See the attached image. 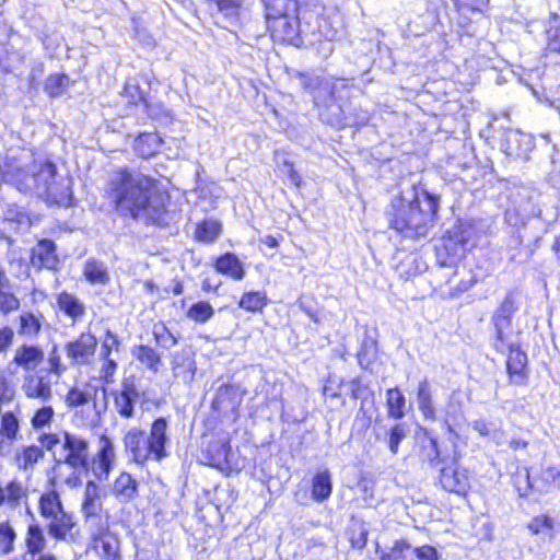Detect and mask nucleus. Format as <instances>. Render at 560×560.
Instances as JSON below:
<instances>
[{
  "label": "nucleus",
  "mask_w": 560,
  "mask_h": 560,
  "mask_svg": "<svg viewBox=\"0 0 560 560\" xmlns=\"http://www.w3.org/2000/svg\"><path fill=\"white\" fill-rule=\"evenodd\" d=\"M105 196L124 218L144 219L148 224L158 226L167 224L172 196L170 188L156 177L118 166L107 180Z\"/></svg>",
  "instance_id": "obj_1"
},
{
  "label": "nucleus",
  "mask_w": 560,
  "mask_h": 560,
  "mask_svg": "<svg viewBox=\"0 0 560 560\" xmlns=\"http://www.w3.org/2000/svg\"><path fill=\"white\" fill-rule=\"evenodd\" d=\"M412 190L410 199L401 194L392 198L385 217L388 228L401 238L419 241L439 219L440 196L415 186Z\"/></svg>",
  "instance_id": "obj_2"
},
{
  "label": "nucleus",
  "mask_w": 560,
  "mask_h": 560,
  "mask_svg": "<svg viewBox=\"0 0 560 560\" xmlns=\"http://www.w3.org/2000/svg\"><path fill=\"white\" fill-rule=\"evenodd\" d=\"M49 488L37 500L39 516L46 521L47 534L55 541L75 542L81 537L79 518L74 512L66 509L61 494L56 489L55 477L48 479Z\"/></svg>",
  "instance_id": "obj_3"
},
{
  "label": "nucleus",
  "mask_w": 560,
  "mask_h": 560,
  "mask_svg": "<svg viewBox=\"0 0 560 560\" xmlns=\"http://www.w3.org/2000/svg\"><path fill=\"white\" fill-rule=\"evenodd\" d=\"M312 0H261L266 30L272 42L296 45L301 42V14Z\"/></svg>",
  "instance_id": "obj_4"
},
{
  "label": "nucleus",
  "mask_w": 560,
  "mask_h": 560,
  "mask_svg": "<svg viewBox=\"0 0 560 560\" xmlns=\"http://www.w3.org/2000/svg\"><path fill=\"white\" fill-rule=\"evenodd\" d=\"M167 431L168 421L164 417H158L151 422L148 434L140 428H131L122 438L125 451L139 466L149 462H162L168 456Z\"/></svg>",
  "instance_id": "obj_5"
},
{
  "label": "nucleus",
  "mask_w": 560,
  "mask_h": 560,
  "mask_svg": "<svg viewBox=\"0 0 560 560\" xmlns=\"http://www.w3.org/2000/svg\"><path fill=\"white\" fill-rule=\"evenodd\" d=\"M201 463L217 469L225 477L237 472L230 460L232 434L220 427L203 425Z\"/></svg>",
  "instance_id": "obj_6"
},
{
  "label": "nucleus",
  "mask_w": 560,
  "mask_h": 560,
  "mask_svg": "<svg viewBox=\"0 0 560 560\" xmlns=\"http://www.w3.org/2000/svg\"><path fill=\"white\" fill-rule=\"evenodd\" d=\"M241 398L242 393L237 384H221L210 402V413L203 420V425L222 428L224 419L236 422L240 418Z\"/></svg>",
  "instance_id": "obj_7"
},
{
  "label": "nucleus",
  "mask_w": 560,
  "mask_h": 560,
  "mask_svg": "<svg viewBox=\"0 0 560 560\" xmlns=\"http://www.w3.org/2000/svg\"><path fill=\"white\" fill-rule=\"evenodd\" d=\"M56 176V164L50 160H44L39 162L35 172H28L20 166H12L11 184L21 191L40 188L47 190Z\"/></svg>",
  "instance_id": "obj_8"
},
{
  "label": "nucleus",
  "mask_w": 560,
  "mask_h": 560,
  "mask_svg": "<svg viewBox=\"0 0 560 560\" xmlns=\"http://www.w3.org/2000/svg\"><path fill=\"white\" fill-rule=\"evenodd\" d=\"M504 369L508 384L514 387H526L529 384L530 368L526 351L521 343L506 340Z\"/></svg>",
  "instance_id": "obj_9"
},
{
  "label": "nucleus",
  "mask_w": 560,
  "mask_h": 560,
  "mask_svg": "<svg viewBox=\"0 0 560 560\" xmlns=\"http://www.w3.org/2000/svg\"><path fill=\"white\" fill-rule=\"evenodd\" d=\"M109 396L113 408L120 419H133L136 406L141 396L137 376L135 374L122 376L119 386L114 388Z\"/></svg>",
  "instance_id": "obj_10"
},
{
  "label": "nucleus",
  "mask_w": 560,
  "mask_h": 560,
  "mask_svg": "<svg viewBox=\"0 0 560 560\" xmlns=\"http://www.w3.org/2000/svg\"><path fill=\"white\" fill-rule=\"evenodd\" d=\"M517 308L518 306L514 294L509 292L491 316V324L493 327L492 348L497 353H502L505 350L508 340L505 329L511 327Z\"/></svg>",
  "instance_id": "obj_11"
},
{
  "label": "nucleus",
  "mask_w": 560,
  "mask_h": 560,
  "mask_svg": "<svg viewBox=\"0 0 560 560\" xmlns=\"http://www.w3.org/2000/svg\"><path fill=\"white\" fill-rule=\"evenodd\" d=\"M459 458V454H454L452 465L440 469L438 485L448 493L465 498L471 489V482L468 469L458 466Z\"/></svg>",
  "instance_id": "obj_12"
},
{
  "label": "nucleus",
  "mask_w": 560,
  "mask_h": 560,
  "mask_svg": "<svg viewBox=\"0 0 560 560\" xmlns=\"http://www.w3.org/2000/svg\"><path fill=\"white\" fill-rule=\"evenodd\" d=\"M121 348V340L119 336L106 329L101 340L100 361L101 368L98 371V380L104 385H110L115 382V376L118 371V362L113 357L118 353Z\"/></svg>",
  "instance_id": "obj_13"
},
{
  "label": "nucleus",
  "mask_w": 560,
  "mask_h": 560,
  "mask_svg": "<svg viewBox=\"0 0 560 560\" xmlns=\"http://www.w3.org/2000/svg\"><path fill=\"white\" fill-rule=\"evenodd\" d=\"M98 448L92 457H88L86 467L83 468L100 481L107 480L116 460L115 446L112 439L105 433L98 438Z\"/></svg>",
  "instance_id": "obj_14"
},
{
  "label": "nucleus",
  "mask_w": 560,
  "mask_h": 560,
  "mask_svg": "<svg viewBox=\"0 0 560 560\" xmlns=\"http://www.w3.org/2000/svg\"><path fill=\"white\" fill-rule=\"evenodd\" d=\"M86 552L94 558L122 555L119 535L108 524L97 526L89 536Z\"/></svg>",
  "instance_id": "obj_15"
},
{
  "label": "nucleus",
  "mask_w": 560,
  "mask_h": 560,
  "mask_svg": "<svg viewBox=\"0 0 560 560\" xmlns=\"http://www.w3.org/2000/svg\"><path fill=\"white\" fill-rule=\"evenodd\" d=\"M97 346V337L85 330L65 345V352L72 365H88L93 362Z\"/></svg>",
  "instance_id": "obj_16"
},
{
  "label": "nucleus",
  "mask_w": 560,
  "mask_h": 560,
  "mask_svg": "<svg viewBox=\"0 0 560 560\" xmlns=\"http://www.w3.org/2000/svg\"><path fill=\"white\" fill-rule=\"evenodd\" d=\"M62 450L65 452V463L72 468L82 469L86 467L90 455L89 441L78 434L62 432Z\"/></svg>",
  "instance_id": "obj_17"
},
{
  "label": "nucleus",
  "mask_w": 560,
  "mask_h": 560,
  "mask_svg": "<svg viewBox=\"0 0 560 560\" xmlns=\"http://www.w3.org/2000/svg\"><path fill=\"white\" fill-rule=\"evenodd\" d=\"M121 96L127 101L128 106H141L152 119L160 117L163 112L162 105L151 103L150 95L142 90L136 78H128L126 80L121 90Z\"/></svg>",
  "instance_id": "obj_18"
},
{
  "label": "nucleus",
  "mask_w": 560,
  "mask_h": 560,
  "mask_svg": "<svg viewBox=\"0 0 560 560\" xmlns=\"http://www.w3.org/2000/svg\"><path fill=\"white\" fill-rule=\"evenodd\" d=\"M45 361V351L40 345L22 342L13 352L10 364L16 371L28 374L40 366Z\"/></svg>",
  "instance_id": "obj_19"
},
{
  "label": "nucleus",
  "mask_w": 560,
  "mask_h": 560,
  "mask_svg": "<svg viewBox=\"0 0 560 560\" xmlns=\"http://www.w3.org/2000/svg\"><path fill=\"white\" fill-rule=\"evenodd\" d=\"M31 264L38 270H57L60 264L57 245L50 238H40L30 253Z\"/></svg>",
  "instance_id": "obj_20"
},
{
  "label": "nucleus",
  "mask_w": 560,
  "mask_h": 560,
  "mask_svg": "<svg viewBox=\"0 0 560 560\" xmlns=\"http://www.w3.org/2000/svg\"><path fill=\"white\" fill-rule=\"evenodd\" d=\"M21 390L31 400L47 402L52 398V384L47 374L32 372L25 374Z\"/></svg>",
  "instance_id": "obj_21"
},
{
  "label": "nucleus",
  "mask_w": 560,
  "mask_h": 560,
  "mask_svg": "<svg viewBox=\"0 0 560 560\" xmlns=\"http://www.w3.org/2000/svg\"><path fill=\"white\" fill-rule=\"evenodd\" d=\"M417 455L421 463L430 467H436L444 462L439 440L429 429H421L419 433Z\"/></svg>",
  "instance_id": "obj_22"
},
{
  "label": "nucleus",
  "mask_w": 560,
  "mask_h": 560,
  "mask_svg": "<svg viewBox=\"0 0 560 560\" xmlns=\"http://www.w3.org/2000/svg\"><path fill=\"white\" fill-rule=\"evenodd\" d=\"M467 242L468 238L460 228L447 230L441 236L440 244L435 247L436 256L444 260L453 259L465 248Z\"/></svg>",
  "instance_id": "obj_23"
},
{
  "label": "nucleus",
  "mask_w": 560,
  "mask_h": 560,
  "mask_svg": "<svg viewBox=\"0 0 560 560\" xmlns=\"http://www.w3.org/2000/svg\"><path fill=\"white\" fill-rule=\"evenodd\" d=\"M212 267L221 276L233 281H242L246 277V269L238 256L232 252L219 255L212 262Z\"/></svg>",
  "instance_id": "obj_24"
},
{
  "label": "nucleus",
  "mask_w": 560,
  "mask_h": 560,
  "mask_svg": "<svg viewBox=\"0 0 560 560\" xmlns=\"http://www.w3.org/2000/svg\"><path fill=\"white\" fill-rule=\"evenodd\" d=\"M23 545L25 555L32 558L40 555L47 547L45 527L36 521L28 523L24 532Z\"/></svg>",
  "instance_id": "obj_25"
},
{
  "label": "nucleus",
  "mask_w": 560,
  "mask_h": 560,
  "mask_svg": "<svg viewBox=\"0 0 560 560\" xmlns=\"http://www.w3.org/2000/svg\"><path fill=\"white\" fill-rule=\"evenodd\" d=\"M112 494L119 502H132L139 494V481L130 472L120 471L112 485Z\"/></svg>",
  "instance_id": "obj_26"
},
{
  "label": "nucleus",
  "mask_w": 560,
  "mask_h": 560,
  "mask_svg": "<svg viewBox=\"0 0 560 560\" xmlns=\"http://www.w3.org/2000/svg\"><path fill=\"white\" fill-rule=\"evenodd\" d=\"M269 303L270 300L265 290H249L241 294L237 306L245 313L258 315L264 313Z\"/></svg>",
  "instance_id": "obj_27"
},
{
  "label": "nucleus",
  "mask_w": 560,
  "mask_h": 560,
  "mask_svg": "<svg viewBox=\"0 0 560 560\" xmlns=\"http://www.w3.org/2000/svg\"><path fill=\"white\" fill-rule=\"evenodd\" d=\"M96 398V388L85 383L72 385L66 393L63 401L67 408L75 409L83 407Z\"/></svg>",
  "instance_id": "obj_28"
},
{
  "label": "nucleus",
  "mask_w": 560,
  "mask_h": 560,
  "mask_svg": "<svg viewBox=\"0 0 560 560\" xmlns=\"http://www.w3.org/2000/svg\"><path fill=\"white\" fill-rule=\"evenodd\" d=\"M162 139L155 132H140L133 141V151L138 158L149 160L158 154Z\"/></svg>",
  "instance_id": "obj_29"
},
{
  "label": "nucleus",
  "mask_w": 560,
  "mask_h": 560,
  "mask_svg": "<svg viewBox=\"0 0 560 560\" xmlns=\"http://www.w3.org/2000/svg\"><path fill=\"white\" fill-rule=\"evenodd\" d=\"M246 0H206V4L215 14L222 15L225 20L237 21L245 10Z\"/></svg>",
  "instance_id": "obj_30"
},
{
  "label": "nucleus",
  "mask_w": 560,
  "mask_h": 560,
  "mask_svg": "<svg viewBox=\"0 0 560 560\" xmlns=\"http://www.w3.org/2000/svg\"><path fill=\"white\" fill-rule=\"evenodd\" d=\"M73 81L65 72L49 73L43 83V90L49 98H58L72 85Z\"/></svg>",
  "instance_id": "obj_31"
},
{
  "label": "nucleus",
  "mask_w": 560,
  "mask_h": 560,
  "mask_svg": "<svg viewBox=\"0 0 560 560\" xmlns=\"http://www.w3.org/2000/svg\"><path fill=\"white\" fill-rule=\"evenodd\" d=\"M386 415L388 419L399 421L406 416V397L398 387L386 389Z\"/></svg>",
  "instance_id": "obj_32"
},
{
  "label": "nucleus",
  "mask_w": 560,
  "mask_h": 560,
  "mask_svg": "<svg viewBox=\"0 0 560 560\" xmlns=\"http://www.w3.org/2000/svg\"><path fill=\"white\" fill-rule=\"evenodd\" d=\"M56 301L58 308L73 322L80 319L85 314V306L72 293L61 291L57 295Z\"/></svg>",
  "instance_id": "obj_33"
},
{
  "label": "nucleus",
  "mask_w": 560,
  "mask_h": 560,
  "mask_svg": "<svg viewBox=\"0 0 560 560\" xmlns=\"http://www.w3.org/2000/svg\"><path fill=\"white\" fill-rule=\"evenodd\" d=\"M418 408L425 421L436 420V409L433 404L430 384L427 380L419 382L417 387Z\"/></svg>",
  "instance_id": "obj_34"
},
{
  "label": "nucleus",
  "mask_w": 560,
  "mask_h": 560,
  "mask_svg": "<svg viewBox=\"0 0 560 560\" xmlns=\"http://www.w3.org/2000/svg\"><path fill=\"white\" fill-rule=\"evenodd\" d=\"M332 492L331 475L328 469L317 471L311 482L312 498L316 502L326 501Z\"/></svg>",
  "instance_id": "obj_35"
},
{
  "label": "nucleus",
  "mask_w": 560,
  "mask_h": 560,
  "mask_svg": "<svg viewBox=\"0 0 560 560\" xmlns=\"http://www.w3.org/2000/svg\"><path fill=\"white\" fill-rule=\"evenodd\" d=\"M131 353L133 358L143 364L149 371L158 373L162 365L161 354L149 345H137L132 348Z\"/></svg>",
  "instance_id": "obj_36"
},
{
  "label": "nucleus",
  "mask_w": 560,
  "mask_h": 560,
  "mask_svg": "<svg viewBox=\"0 0 560 560\" xmlns=\"http://www.w3.org/2000/svg\"><path fill=\"white\" fill-rule=\"evenodd\" d=\"M222 233V224L215 219H202L197 222L194 233L196 242L212 244Z\"/></svg>",
  "instance_id": "obj_37"
},
{
  "label": "nucleus",
  "mask_w": 560,
  "mask_h": 560,
  "mask_svg": "<svg viewBox=\"0 0 560 560\" xmlns=\"http://www.w3.org/2000/svg\"><path fill=\"white\" fill-rule=\"evenodd\" d=\"M45 452L40 446L31 444L23 446L20 452H18L14 456V462L19 469L27 470L33 469V467L44 458Z\"/></svg>",
  "instance_id": "obj_38"
},
{
  "label": "nucleus",
  "mask_w": 560,
  "mask_h": 560,
  "mask_svg": "<svg viewBox=\"0 0 560 560\" xmlns=\"http://www.w3.org/2000/svg\"><path fill=\"white\" fill-rule=\"evenodd\" d=\"M526 528L532 536L546 535L552 539L556 534L555 520L548 514L533 516L526 524Z\"/></svg>",
  "instance_id": "obj_39"
},
{
  "label": "nucleus",
  "mask_w": 560,
  "mask_h": 560,
  "mask_svg": "<svg viewBox=\"0 0 560 560\" xmlns=\"http://www.w3.org/2000/svg\"><path fill=\"white\" fill-rule=\"evenodd\" d=\"M83 276L91 284H107L109 282V275L102 261L96 259H88L83 267Z\"/></svg>",
  "instance_id": "obj_40"
},
{
  "label": "nucleus",
  "mask_w": 560,
  "mask_h": 560,
  "mask_svg": "<svg viewBox=\"0 0 560 560\" xmlns=\"http://www.w3.org/2000/svg\"><path fill=\"white\" fill-rule=\"evenodd\" d=\"M347 386V380L328 374L324 380L322 395L325 399H340L345 405L343 388Z\"/></svg>",
  "instance_id": "obj_41"
},
{
  "label": "nucleus",
  "mask_w": 560,
  "mask_h": 560,
  "mask_svg": "<svg viewBox=\"0 0 560 560\" xmlns=\"http://www.w3.org/2000/svg\"><path fill=\"white\" fill-rule=\"evenodd\" d=\"M42 316H36L32 312H23L18 317V331L21 336L31 338L37 337L42 331Z\"/></svg>",
  "instance_id": "obj_42"
},
{
  "label": "nucleus",
  "mask_w": 560,
  "mask_h": 560,
  "mask_svg": "<svg viewBox=\"0 0 560 560\" xmlns=\"http://www.w3.org/2000/svg\"><path fill=\"white\" fill-rule=\"evenodd\" d=\"M185 316L195 324H206L214 316V308L208 301H197L187 308Z\"/></svg>",
  "instance_id": "obj_43"
},
{
  "label": "nucleus",
  "mask_w": 560,
  "mask_h": 560,
  "mask_svg": "<svg viewBox=\"0 0 560 560\" xmlns=\"http://www.w3.org/2000/svg\"><path fill=\"white\" fill-rule=\"evenodd\" d=\"M55 419V409L50 405H42L36 408L30 418L31 428L38 432L51 425Z\"/></svg>",
  "instance_id": "obj_44"
},
{
  "label": "nucleus",
  "mask_w": 560,
  "mask_h": 560,
  "mask_svg": "<svg viewBox=\"0 0 560 560\" xmlns=\"http://www.w3.org/2000/svg\"><path fill=\"white\" fill-rule=\"evenodd\" d=\"M408 427L404 422H396L386 431V442L392 455H397L400 443L407 438Z\"/></svg>",
  "instance_id": "obj_45"
},
{
  "label": "nucleus",
  "mask_w": 560,
  "mask_h": 560,
  "mask_svg": "<svg viewBox=\"0 0 560 560\" xmlns=\"http://www.w3.org/2000/svg\"><path fill=\"white\" fill-rule=\"evenodd\" d=\"M411 545L405 538L396 539L388 550H382L378 553L380 560H406Z\"/></svg>",
  "instance_id": "obj_46"
},
{
  "label": "nucleus",
  "mask_w": 560,
  "mask_h": 560,
  "mask_svg": "<svg viewBox=\"0 0 560 560\" xmlns=\"http://www.w3.org/2000/svg\"><path fill=\"white\" fill-rule=\"evenodd\" d=\"M21 306L20 299L12 290V285L10 288L0 290V313L4 316L16 312Z\"/></svg>",
  "instance_id": "obj_47"
},
{
  "label": "nucleus",
  "mask_w": 560,
  "mask_h": 560,
  "mask_svg": "<svg viewBox=\"0 0 560 560\" xmlns=\"http://www.w3.org/2000/svg\"><path fill=\"white\" fill-rule=\"evenodd\" d=\"M13 57H18L20 61L24 59L9 43H0V70L3 73H11L13 71Z\"/></svg>",
  "instance_id": "obj_48"
},
{
  "label": "nucleus",
  "mask_w": 560,
  "mask_h": 560,
  "mask_svg": "<svg viewBox=\"0 0 560 560\" xmlns=\"http://www.w3.org/2000/svg\"><path fill=\"white\" fill-rule=\"evenodd\" d=\"M452 2L458 13L483 12L489 4V0H452Z\"/></svg>",
  "instance_id": "obj_49"
},
{
  "label": "nucleus",
  "mask_w": 560,
  "mask_h": 560,
  "mask_svg": "<svg viewBox=\"0 0 560 560\" xmlns=\"http://www.w3.org/2000/svg\"><path fill=\"white\" fill-rule=\"evenodd\" d=\"M512 483H513L514 490L517 492L518 497L526 498L533 488L528 469H525V471L523 474L522 472L514 474L512 477Z\"/></svg>",
  "instance_id": "obj_50"
},
{
  "label": "nucleus",
  "mask_w": 560,
  "mask_h": 560,
  "mask_svg": "<svg viewBox=\"0 0 560 560\" xmlns=\"http://www.w3.org/2000/svg\"><path fill=\"white\" fill-rule=\"evenodd\" d=\"M47 362H48V369L46 371L47 374H52V375H56L59 377L67 370L66 365L61 362V358H60L59 353L56 350H54L49 353Z\"/></svg>",
  "instance_id": "obj_51"
},
{
  "label": "nucleus",
  "mask_w": 560,
  "mask_h": 560,
  "mask_svg": "<svg viewBox=\"0 0 560 560\" xmlns=\"http://www.w3.org/2000/svg\"><path fill=\"white\" fill-rule=\"evenodd\" d=\"M153 337L156 343H163L166 347H173L177 343V338L165 325H162L159 329H154Z\"/></svg>",
  "instance_id": "obj_52"
},
{
  "label": "nucleus",
  "mask_w": 560,
  "mask_h": 560,
  "mask_svg": "<svg viewBox=\"0 0 560 560\" xmlns=\"http://www.w3.org/2000/svg\"><path fill=\"white\" fill-rule=\"evenodd\" d=\"M15 332L9 325L0 327V353L7 352L14 342Z\"/></svg>",
  "instance_id": "obj_53"
},
{
  "label": "nucleus",
  "mask_w": 560,
  "mask_h": 560,
  "mask_svg": "<svg viewBox=\"0 0 560 560\" xmlns=\"http://www.w3.org/2000/svg\"><path fill=\"white\" fill-rule=\"evenodd\" d=\"M38 442L43 451H54L55 447L60 443L58 433L44 432L38 435Z\"/></svg>",
  "instance_id": "obj_54"
},
{
  "label": "nucleus",
  "mask_w": 560,
  "mask_h": 560,
  "mask_svg": "<svg viewBox=\"0 0 560 560\" xmlns=\"http://www.w3.org/2000/svg\"><path fill=\"white\" fill-rule=\"evenodd\" d=\"M413 555L418 560H439V553L435 547L425 544L413 549Z\"/></svg>",
  "instance_id": "obj_55"
},
{
  "label": "nucleus",
  "mask_w": 560,
  "mask_h": 560,
  "mask_svg": "<svg viewBox=\"0 0 560 560\" xmlns=\"http://www.w3.org/2000/svg\"><path fill=\"white\" fill-rule=\"evenodd\" d=\"M347 386L350 390V397L353 400L359 399L368 389V386L362 382L360 377H354L350 381H347Z\"/></svg>",
  "instance_id": "obj_56"
},
{
  "label": "nucleus",
  "mask_w": 560,
  "mask_h": 560,
  "mask_svg": "<svg viewBox=\"0 0 560 560\" xmlns=\"http://www.w3.org/2000/svg\"><path fill=\"white\" fill-rule=\"evenodd\" d=\"M548 54H560V28L547 37L545 55Z\"/></svg>",
  "instance_id": "obj_57"
},
{
  "label": "nucleus",
  "mask_w": 560,
  "mask_h": 560,
  "mask_svg": "<svg viewBox=\"0 0 560 560\" xmlns=\"http://www.w3.org/2000/svg\"><path fill=\"white\" fill-rule=\"evenodd\" d=\"M284 166L288 168V178L291 182V184L300 188L302 185V178L299 172L295 170L293 162L291 161H284Z\"/></svg>",
  "instance_id": "obj_58"
},
{
  "label": "nucleus",
  "mask_w": 560,
  "mask_h": 560,
  "mask_svg": "<svg viewBox=\"0 0 560 560\" xmlns=\"http://www.w3.org/2000/svg\"><path fill=\"white\" fill-rule=\"evenodd\" d=\"M542 478L547 482H556L560 479V468L557 466H549L542 471Z\"/></svg>",
  "instance_id": "obj_59"
},
{
  "label": "nucleus",
  "mask_w": 560,
  "mask_h": 560,
  "mask_svg": "<svg viewBox=\"0 0 560 560\" xmlns=\"http://www.w3.org/2000/svg\"><path fill=\"white\" fill-rule=\"evenodd\" d=\"M366 542H368V532L366 530H361L359 537L354 538V537H351L350 538V544L353 548H358V549H362L366 546Z\"/></svg>",
  "instance_id": "obj_60"
},
{
  "label": "nucleus",
  "mask_w": 560,
  "mask_h": 560,
  "mask_svg": "<svg viewBox=\"0 0 560 560\" xmlns=\"http://www.w3.org/2000/svg\"><path fill=\"white\" fill-rule=\"evenodd\" d=\"M282 235H266L264 238L260 240L261 244H264L268 248H276L279 246L280 241L282 240Z\"/></svg>",
  "instance_id": "obj_61"
},
{
  "label": "nucleus",
  "mask_w": 560,
  "mask_h": 560,
  "mask_svg": "<svg viewBox=\"0 0 560 560\" xmlns=\"http://www.w3.org/2000/svg\"><path fill=\"white\" fill-rule=\"evenodd\" d=\"M366 354H368V346L363 345L357 353L358 363L361 366H364V365L366 366L370 364V359L366 358Z\"/></svg>",
  "instance_id": "obj_62"
},
{
  "label": "nucleus",
  "mask_w": 560,
  "mask_h": 560,
  "mask_svg": "<svg viewBox=\"0 0 560 560\" xmlns=\"http://www.w3.org/2000/svg\"><path fill=\"white\" fill-rule=\"evenodd\" d=\"M12 285L11 283V280L7 273V270L5 268L3 267V265L0 262V290L1 289H5V288H10Z\"/></svg>",
  "instance_id": "obj_63"
},
{
  "label": "nucleus",
  "mask_w": 560,
  "mask_h": 560,
  "mask_svg": "<svg viewBox=\"0 0 560 560\" xmlns=\"http://www.w3.org/2000/svg\"><path fill=\"white\" fill-rule=\"evenodd\" d=\"M509 446L513 451L524 450L528 446V442L523 439H512L509 442Z\"/></svg>",
  "instance_id": "obj_64"
}]
</instances>
